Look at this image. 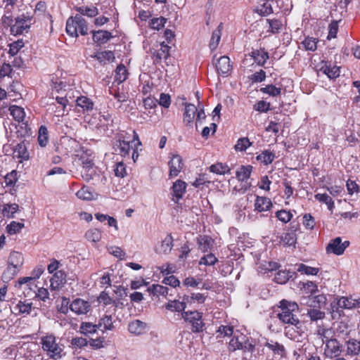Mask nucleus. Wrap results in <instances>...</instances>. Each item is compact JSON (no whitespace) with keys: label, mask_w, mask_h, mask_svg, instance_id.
Masks as SVG:
<instances>
[{"label":"nucleus","mask_w":360,"mask_h":360,"mask_svg":"<svg viewBox=\"0 0 360 360\" xmlns=\"http://www.w3.org/2000/svg\"><path fill=\"white\" fill-rule=\"evenodd\" d=\"M280 311L277 316L279 320L285 324L295 326L297 329L301 327V322L295 314L298 311V304L295 302L283 300L280 302Z\"/></svg>","instance_id":"1"},{"label":"nucleus","mask_w":360,"mask_h":360,"mask_svg":"<svg viewBox=\"0 0 360 360\" xmlns=\"http://www.w3.org/2000/svg\"><path fill=\"white\" fill-rule=\"evenodd\" d=\"M229 349L231 352L241 350L244 354H252L255 350V340L250 335L237 330L229 342Z\"/></svg>","instance_id":"2"},{"label":"nucleus","mask_w":360,"mask_h":360,"mask_svg":"<svg viewBox=\"0 0 360 360\" xmlns=\"http://www.w3.org/2000/svg\"><path fill=\"white\" fill-rule=\"evenodd\" d=\"M66 32L72 37H77L79 33L82 35L87 34L88 28L85 19L79 14L69 18L66 22Z\"/></svg>","instance_id":"3"},{"label":"nucleus","mask_w":360,"mask_h":360,"mask_svg":"<svg viewBox=\"0 0 360 360\" xmlns=\"http://www.w3.org/2000/svg\"><path fill=\"white\" fill-rule=\"evenodd\" d=\"M41 344L43 350L50 358L57 359L61 357L63 349L56 342V338L53 334H47L41 337Z\"/></svg>","instance_id":"4"},{"label":"nucleus","mask_w":360,"mask_h":360,"mask_svg":"<svg viewBox=\"0 0 360 360\" xmlns=\"http://www.w3.org/2000/svg\"><path fill=\"white\" fill-rule=\"evenodd\" d=\"M309 301L311 302L310 306L313 308L307 310V315L311 321L322 320L325 317V313L316 307H321V305L326 303V297L323 295H319L309 298Z\"/></svg>","instance_id":"5"},{"label":"nucleus","mask_w":360,"mask_h":360,"mask_svg":"<svg viewBox=\"0 0 360 360\" xmlns=\"http://www.w3.org/2000/svg\"><path fill=\"white\" fill-rule=\"evenodd\" d=\"M181 316L186 321L191 324V330L193 333L202 331L204 323L202 320V313L198 311H184Z\"/></svg>","instance_id":"6"},{"label":"nucleus","mask_w":360,"mask_h":360,"mask_svg":"<svg viewBox=\"0 0 360 360\" xmlns=\"http://www.w3.org/2000/svg\"><path fill=\"white\" fill-rule=\"evenodd\" d=\"M343 342L344 356L347 358L355 359L360 354V339L348 337L345 338Z\"/></svg>","instance_id":"7"},{"label":"nucleus","mask_w":360,"mask_h":360,"mask_svg":"<svg viewBox=\"0 0 360 360\" xmlns=\"http://www.w3.org/2000/svg\"><path fill=\"white\" fill-rule=\"evenodd\" d=\"M81 173L82 178L86 181L95 180L97 183L104 184L107 180L106 177L102 174L101 170H99L94 164L89 166H84Z\"/></svg>","instance_id":"8"},{"label":"nucleus","mask_w":360,"mask_h":360,"mask_svg":"<svg viewBox=\"0 0 360 360\" xmlns=\"http://www.w3.org/2000/svg\"><path fill=\"white\" fill-rule=\"evenodd\" d=\"M323 354L328 359H333L340 356L343 352V343L342 344L337 338L324 345Z\"/></svg>","instance_id":"9"},{"label":"nucleus","mask_w":360,"mask_h":360,"mask_svg":"<svg viewBox=\"0 0 360 360\" xmlns=\"http://www.w3.org/2000/svg\"><path fill=\"white\" fill-rule=\"evenodd\" d=\"M31 23L32 20L30 18L24 15L19 16L15 18V23L11 26L10 32L14 36L22 34L27 32Z\"/></svg>","instance_id":"10"},{"label":"nucleus","mask_w":360,"mask_h":360,"mask_svg":"<svg viewBox=\"0 0 360 360\" xmlns=\"http://www.w3.org/2000/svg\"><path fill=\"white\" fill-rule=\"evenodd\" d=\"M360 304V299H354L352 297H341L338 300V302L336 303L337 309L336 311L335 310H333V317L334 318L335 314V312H337L339 316H340V311L341 309H352L357 307H359Z\"/></svg>","instance_id":"11"},{"label":"nucleus","mask_w":360,"mask_h":360,"mask_svg":"<svg viewBox=\"0 0 360 360\" xmlns=\"http://www.w3.org/2000/svg\"><path fill=\"white\" fill-rule=\"evenodd\" d=\"M349 242L345 240L342 242V239L340 237L335 238L331 240L326 247V251L328 253H333L336 255H341L344 253L345 249L349 246Z\"/></svg>","instance_id":"12"},{"label":"nucleus","mask_w":360,"mask_h":360,"mask_svg":"<svg viewBox=\"0 0 360 360\" xmlns=\"http://www.w3.org/2000/svg\"><path fill=\"white\" fill-rule=\"evenodd\" d=\"M91 308V304L81 298L74 300L70 305V309L77 315L86 314Z\"/></svg>","instance_id":"13"},{"label":"nucleus","mask_w":360,"mask_h":360,"mask_svg":"<svg viewBox=\"0 0 360 360\" xmlns=\"http://www.w3.org/2000/svg\"><path fill=\"white\" fill-rule=\"evenodd\" d=\"M215 67L219 75L222 76H228L231 70L232 65L228 56H223L216 59Z\"/></svg>","instance_id":"14"},{"label":"nucleus","mask_w":360,"mask_h":360,"mask_svg":"<svg viewBox=\"0 0 360 360\" xmlns=\"http://www.w3.org/2000/svg\"><path fill=\"white\" fill-rule=\"evenodd\" d=\"M168 165L169 167V177L178 176L184 166L181 157L177 154L172 155Z\"/></svg>","instance_id":"15"},{"label":"nucleus","mask_w":360,"mask_h":360,"mask_svg":"<svg viewBox=\"0 0 360 360\" xmlns=\"http://www.w3.org/2000/svg\"><path fill=\"white\" fill-rule=\"evenodd\" d=\"M13 310L16 314L22 315L25 317L31 314L32 310H34V307H32V302L27 300L24 301L20 300L13 307Z\"/></svg>","instance_id":"16"},{"label":"nucleus","mask_w":360,"mask_h":360,"mask_svg":"<svg viewBox=\"0 0 360 360\" xmlns=\"http://www.w3.org/2000/svg\"><path fill=\"white\" fill-rule=\"evenodd\" d=\"M336 335L338 338L344 340L345 338L351 337V333L352 332V326H350L347 321H341L337 323V326L335 328Z\"/></svg>","instance_id":"17"},{"label":"nucleus","mask_w":360,"mask_h":360,"mask_svg":"<svg viewBox=\"0 0 360 360\" xmlns=\"http://www.w3.org/2000/svg\"><path fill=\"white\" fill-rule=\"evenodd\" d=\"M173 248V238L167 235L160 243L157 244L155 248L158 254L167 255L169 253Z\"/></svg>","instance_id":"18"},{"label":"nucleus","mask_w":360,"mask_h":360,"mask_svg":"<svg viewBox=\"0 0 360 360\" xmlns=\"http://www.w3.org/2000/svg\"><path fill=\"white\" fill-rule=\"evenodd\" d=\"M114 148L115 152L124 158L129 157L130 152L133 149L129 141L121 140L116 141Z\"/></svg>","instance_id":"19"},{"label":"nucleus","mask_w":360,"mask_h":360,"mask_svg":"<svg viewBox=\"0 0 360 360\" xmlns=\"http://www.w3.org/2000/svg\"><path fill=\"white\" fill-rule=\"evenodd\" d=\"M97 300L100 304H102L105 306L112 304L115 308L120 309H122L124 307V304H122L121 302H120L118 300H114L105 291H103L100 293Z\"/></svg>","instance_id":"20"},{"label":"nucleus","mask_w":360,"mask_h":360,"mask_svg":"<svg viewBox=\"0 0 360 360\" xmlns=\"http://www.w3.org/2000/svg\"><path fill=\"white\" fill-rule=\"evenodd\" d=\"M128 329L131 333L140 335L147 330V323L140 320H134L129 323Z\"/></svg>","instance_id":"21"},{"label":"nucleus","mask_w":360,"mask_h":360,"mask_svg":"<svg viewBox=\"0 0 360 360\" xmlns=\"http://www.w3.org/2000/svg\"><path fill=\"white\" fill-rule=\"evenodd\" d=\"M264 347L269 348L274 355L279 356L280 357L285 356V349L282 344L275 342L272 340H268L265 342Z\"/></svg>","instance_id":"22"},{"label":"nucleus","mask_w":360,"mask_h":360,"mask_svg":"<svg viewBox=\"0 0 360 360\" xmlns=\"http://www.w3.org/2000/svg\"><path fill=\"white\" fill-rule=\"evenodd\" d=\"M274 0H258L256 12L262 15H269L274 12L271 3Z\"/></svg>","instance_id":"23"},{"label":"nucleus","mask_w":360,"mask_h":360,"mask_svg":"<svg viewBox=\"0 0 360 360\" xmlns=\"http://www.w3.org/2000/svg\"><path fill=\"white\" fill-rule=\"evenodd\" d=\"M271 207L272 202L269 198L257 196L255 202V210L259 212H265L269 210Z\"/></svg>","instance_id":"24"},{"label":"nucleus","mask_w":360,"mask_h":360,"mask_svg":"<svg viewBox=\"0 0 360 360\" xmlns=\"http://www.w3.org/2000/svg\"><path fill=\"white\" fill-rule=\"evenodd\" d=\"M186 183L182 180H176L172 187V193L176 200L178 201L181 199L186 192Z\"/></svg>","instance_id":"25"},{"label":"nucleus","mask_w":360,"mask_h":360,"mask_svg":"<svg viewBox=\"0 0 360 360\" xmlns=\"http://www.w3.org/2000/svg\"><path fill=\"white\" fill-rule=\"evenodd\" d=\"M23 262L24 258L20 252L16 251L11 252L8 259V265L20 269L23 264Z\"/></svg>","instance_id":"26"},{"label":"nucleus","mask_w":360,"mask_h":360,"mask_svg":"<svg viewBox=\"0 0 360 360\" xmlns=\"http://www.w3.org/2000/svg\"><path fill=\"white\" fill-rule=\"evenodd\" d=\"M112 37L111 32L106 30L93 32V39L96 43L105 44Z\"/></svg>","instance_id":"27"},{"label":"nucleus","mask_w":360,"mask_h":360,"mask_svg":"<svg viewBox=\"0 0 360 360\" xmlns=\"http://www.w3.org/2000/svg\"><path fill=\"white\" fill-rule=\"evenodd\" d=\"M170 46L162 42L160 48L153 53V58L155 62H159L162 59H167L169 56Z\"/></svg>","instance_id":"28"},{"label":"nucleus","mask_w":360,"mask_h":360,"mask_svg":"<svg viewBox=\"0 0 360 360\" xmlns=\"http://www.w3.org/2000/svg\"><path fill=\"white\" fill-rule=\"evenodd\" d=\"M250 56L259 65H264L267 59H269L268 53L263 49L252 51Z\"/></svg>","instance_id":"29"},{"label":"nucleus","mask_w":360,"mask_h":360,"mask_svg":"<svg viewBox=\"0 0 360 360\" xmlns=\"http://www.w3.org/2000/svg\"><path fill=\"white\" fill-rule=\"evenodd\" d=\"M10 113L13 119L18 122H24L25 120V112L23 108L13 105L9 108Z\"/></svg>","instance_id":"30"},{"label":"nucleus","mask_w":360,"mask_h":360,"mask_svg":"<svg viewBox=\"0 0 360 360\" xmlns=\"http://www.w3.org/2000/svg\"><path fill=\"white\" fill-rule=\"evenodd\" d=\"M198 248L203 252H208L212 247V239L207 236H200L197 239Z\"/></svg>","instance_id":"31"},{"label":"nucleus","mask_w":360,"mask_h":360,"mask_svg":"<svg viewBox=\"0 0 360 360\" xmlns=\"http://www.w3.org/2000/svg\"><path fill=\"white\" fill-rule=\"evenodd\" d=\"M252 170L251 165H242L236 171V178L240 181H246L250 178Z\"/></svg>","instance_id":"32"},{"label":"nucleus","mask_w":360,"mask_h":360,"mask_svg":"<svg viewBox=\"0 0 360 360\" xmlns=\"http://www.w3.org/2000/svg\"><path fill=\"white\" fill-rule=\"evenodd\" d=\"M196 112L197 108L195 105L191 103L186 104L185 112L184 114V122H186L187 124L193 122Z\"/></svg>","instance_id":"33"},{"label":"nucleus","mask_w":360,"mask_h":360,"mask_svg":"<svg viewBox=\"0 0 360 360\" xmlns=\"http://www.w3.org/2000/svg\"><path fill=\"white\" fill-rule=\"evenodd\" d=\"M98 326L100 330H112L114 328L112 316L111 315H104L98 321Z\"/></svg>","instance_id":"34"},{"label":"nucleus","mask_w":360,"mask_h":360,"mask_svg":"<svg viewBox=\"0 0 360 360\" xmlns=\"http://www.w3.org/2000/svg\"><path fill=\"white\" fill-rule=\"evenodd\" d=\"M340 67L337 65H331L330 64L326 63L322 66L321 70L326 74L330 79H334L339 77L340 70Z\"/></svg>","instance_id":"35"},{"label":"nucleus","mask_w":360,"mask_h":360,"mask_svg":"<svg viewBox=\"0 0 360 360\" xmlns=\"http://www.w3.org/2000/svg\"><path fill=\"white\" fill-rule=\"evenodd\" d=\"M77 197L83 200H92L94 199V193L87 186H83L77 193Z\"/></svg>","instance_id":"36"},{"label":"nucleus","mask_w":360,"mask_h":360,"mask_svg":"<svg viewBox=\"0 0 360 360\" xmlns=\"http://www.w3.org/2000/svg\"><path fill=\"white\" fill-rule=\"evenodd\" d=\"M209 170L210 172L214 173L216 174L222 175L230 173L231 169L226 164L217 162L215 164L212 165L209 167Z\"/></svg>","instance_id":"37"},{"label":"nucleus","mask_w":360,"mask_h":360,"mask_svg":"<svg viewBox=\"0 0 360 360\" xmlns=\"http://www.w3.org/2000/svg\"><path fill=\"white\" fill-rule=\"evenodd\" d=\"M65 274L61 271H56L51 278V286L53 288H58L65 282Z\"/></svg>","instance_id":"38"},{"label":"nucleus","mask_w":360,"mask_h":360,"mask_svg":"<svg viewBox=\"0 0 360 360\" xmlns=\"http://www.w3.org/2000/svg\"><path fill=\"white\" fill-rule=\"evenodd\" d=\"M186 307L185 302H181L179 300H171L165 305V308L171 311L181 312L184 311Z\"/></svg>","instance_id":"39"},{"label":"nucleus","mask_w":360,"mask_h":360,"mask_svg":"<svg viewBox=\"0 0 360 360\" xmlns=\"http://www.w3.org/2000/svg\"><path fill=\"white\" fill-rule=\"evenodd\" d=\"M318 335L321 339L322 343L323 345L326 344V342L330 341V340L334 339L335 334L333 330L331 328H320L318 329Z\"/></svg>","instance_id":"40"},{"label":"nucleus","mask_w":360,"mask_h":360,"mask_svg":"<svg viewBox=\"0 0 360 360\" xmlns=\"http://www.w3.org/2000/svg\"><path fill=\"white\" fill-rule=\"evenodd\" d=\"M127 76L128 71L126 67L122 64L117 65L115 70V81L118 84H121L127 79Z\"/></svg>","instance_id":"41"},{"label":"nucleus","mask_w":360,"mask_h":360,"mask_svg":"<svg viewBox=\"0 0 360 360\" xmlns=\"http://www.w3.org/2000/svg\"><path fill=\"white\" fill-rule=\"evenodd\" d=\"M75 10L79 13L80 15H86L90 18L95 17L98 14V10L95 6H79L76 7Z\"/></svg>","instance_id":"42"},{"label":"nucleus","mask_w":360,"mask_h":360,"mask_svg":"<svg viewBox=\"0 0 360 360\" xmlns=\"http://www.w3.org/2000/svg\"><path fill=\"white\" fill-rule=\"evenodd\" d=\"M19 206L16 203L6 204L2 210V214L4 217L14 218L15 214L18 211Z\"/></svg>","instance_id":"43"},{"label":"nucleus","mask_w":360,"mask_h":360,"mask_svg":"<svg viewBox=\"0 0 360 360\" xmlns=\"http://www.w3.org/2000/svg\"><path fill=\"white\" fill-rule=\"evenodd\" d=\"M102 237V232L98 229H90L85 233L86 240L91 243L98 242Z\"/></svg>","instance_id":"44"},{"label":"nucleus","mask_w":360,"mask_h":360,"mask_svg":"<svg viewBox=\"0 0 360 360\" xmlns=\"http://www.w3.org/2000/svg\"><path fill=\"white\" fill-rule=\"evenodd\" d=\"M77 105L84 110H91L94 108L93 101L86 96H81L76 100Z\"/></svg>","instance_id":"45"},{"label":"nucleus","mask_w":360,"mask_h":360,"mask_svg":"<svg viewBox=\"0 0 360 360\" xmlns=\"http://www.w3.org/2000/svg\"><path fill=\"white\" fill-rule=\"evenodd\" d=\"M44 272V267L42 266H37L31 273L30 276L20 278L18 280V283H26L29 281H36L38 279Z\"/></svg>","instance_id":"46"},{"label":"nucleus","mask_w":360,"mask_h":360,"mask_svg":"<svg viewBox=\"0 0 360 360\" xmlns=\"http://www.w3.org/2000/svg\"><path fill=\"white\" fill-rule=\"evenodd\" d=\"M147 290L158 297L160 295L166 296L168 294L169 288L159 284H153L148 287Z\"/></svg>","instance_id":"47"},{"label":"nucleus","mask_w":360,"mask_h":360,"mask_svg":"<svg viewBox=\"0 0 360 360\" xmlns=\"http://www.w3.org/2000/svg\"><path fill=\"white\" fill-rule=\"evenodd\" d=\"M14 153L15 155L21 159V160H27L30 157L29 152L23 143L17 144L14 149Z\"/></svg>","instance_id":"48"},{"label":"nucleus","mask_w":360,"mask_h":360,"mask_svg":"<svg viewBox=\"0 0 360 360\" xmlns=\"http://www.w3.org/2000/svg\"><path fill=\"white\" fill-rule=\"evenodd\" d=\"M37 141L41 147H45L49 142L48 129L44 125L39 129Z\"/></svg>","instance_id":"49"},{"label":"nucleus","mask_w":360,"mask_h":360,"mask_svg":"<svg viewBox=\"0 0 360 360\" xmlns=\"http://www.w3.org/2000/svg\"><path fill=\"white\" fill-rule=\"evenodd\" d=\"M275 158V155L269 150L263 151L257 156V160L267 165L271 164Z\"/></svg>","instance_id":"50"},{"label":"nucleus","mask_w":360,"mask_h":360,"mask_svg":"<svg viewBox=\"0 0 360 360\" xmlns=\"http://www.w3.org/2000/svg\"><path fill=\"white\" fill-rule=\"evenodd\" d=\"M94 57L100 62L104 63L112 61L115 59V54L111 51H105L97 53Z\"/></svg>","instance_id":"51"},{"label":"nucleus","mask_w":360,"mask_h":360,"mask_svg":"<svg viewBox=\"0 0 360 360\" xmlns=\"http://www.w3.org/2000/svg\"><path fill=\"white\" fill-rule=\"evenodd\" d=\"M292 277L291 273L287 270H279L274 276V281L277 283L284 284L290 278Z\"/></svg>","instance_id":"52"},{"label":"nucleus","mask_w":360,"mask_h":360,"mask_svg":"<svg viewBox=\"0 0 360 360\" xmlns=\"http://www.w3.org/2000/svg\"><path fill=\"white\" fill-rule=\"evenodd\" d=\"M24 226V224L22 222L13 221L6 226V229L9 235H14L20 233Z\"/></svg>","instance_id":"53"},{"label":"nucleus","mask_w":360,"mask_h":360,"mask_svg":"<svg viewBox=\"0 0 360 360\" xmlns=\"http://www.w3.org/2000/svg\"><path fill=\"white\" fill-rule=\"evenodd\" d=\"M221 23L218 26V27L214 30L212 32V38L210 42V47L212 50H214L220 41L221 39Z\"/></svg>","instance_id":"54"},{"label":"nucleus","mask_w":360,"mask_h":360,"mask_svg":"<svg viewBox=\"0 0 360 360\" xmlns=\"http://www.w3.org/2000/svg\"><path fill=\"white\" fill-rule=\"evenodd\" d=\"M252 143L250 141L248 138L243 137L240 138L236 144L234 146V148L236 151L243 152L245 151L250 146H252Z\"/></svg>","instance_id":"55"},{"label":"nucleus","mask_w":360,"mask_h":360,"mask_svg":"<svg viewBox=\"0 0 360 360\" xmlns=\"http://www.w3.org/2000/svg\"><path fill=\"white\" fill-rule=\"evenodd\" d=\"M297 271L300 272L302 274L305 275H317V274L319 271V269L316 267H311L307 266L304 264H298Z\"/></svg>","instance_id":"56"},{"label":"nucleus","mask_w":360,"mask_h":360,"mask_svg":"<svg viewBox=\"0 0 360 360\" xmlns=\"http://www.w3.org/2000/svg\"><path fill=\"white\" fill-rule=\"evenodd\" d=\"M249 81L251 82V85L262 82L266 79V72L260 70L259 72H256L250 76H248Z\"/></svg>","instance_id":"57"},{"label":"nucleus","mask_w":360,"mask_h":360,"mask_svg":"<svg viewBox=\"0 0 360 360\" xmlns=\"http://www.w3.org/2000/svg\"><path fill=\"white\" fill-rule=\"evenodd\" d=\"M278 264L274 262H266L261 263L259 266V271L262 273L272 271L278 268Z\"/></svg>","instance_id":"58"},{"label":"nucleus","mask_w":360,"mask_h":360,"mask_svg":"<svg viewBox=\"0 0 360 360\" xmlns=\"http://www.w3.org/2000/svg\"><path fill=\"white\" fill-rule=\"evenodd\" d=\"M19 270V269L8 265L2 275L3 281L4 282H8L18 274Z\"/></svg>","instance_id":"59"},{"label":"nucleus","mask_w":360,"mask_h":360,"mask_svg":"<svg viewBox=\"0 0 360 360\" xmlns=\"http://www.w3.org/2000/svg\"><path fill=\"white\" fill-rule=\"evenodd\" d=\"M281 241L285 245H295L297 241L296 234L294 232L286 233L282 236Z\"/></svg>","instance_id":"60"},{"label":"nucleus","mask_w":360,"mask_h":360,"mask_svg":"<svg viewBox=\"0 0 360 360\" xmlns=\"http://www.w3.org/2000/svg\"><path fill=\"white\" fill-rule=\"evenodd\" d=\"M276 217L278 219V220L283 223L286 224L291 220L293 214L290 211L281 210L276 212Z\"/></svg>","instance_id":"61"},{"label":"nucleus","mask_w":360,"mask_h":360,"mask_svg":"<svg viewBox=\"0 0 360 360\" xmlns=\"http://www.w3.org/2000/svg\"><path fill=\"white\" fill-rule=\"evenodd\" d=\"M317 41L316 38L307 37L302 44L306 50L314 51L317 48Z\"/></svg>","instance_id":"62"},{"label":"nucleus","mask_w":360,"mask_h":360,"mask_svg":"<svg viewBox=\"0 0 360 360\" xmlns=\"http://www.w3.org/2000/svg\"><path fill=\"white\" fill-rule=\"evenodd\" d=\"M217 261V258L213 254L210 253L201 257V259L199 261V264L211 266L214 265Z\"/></svg>","instance_id":"63"},{"label":"nucleus","mask_w":360,"mask_h":360,"mask_svg":"<svg viewBox=\"0 0 360 360\" xmlns=\"http://www.w3.org/2000/svg\"><path fill=\"white\" fill-rule=\"evenodd\" d=\"M80 328L85 334L94 333L99 329L98 324H93L89 322L82 323Z\"/></svg>","instance_id":"64"}]
</instances>
